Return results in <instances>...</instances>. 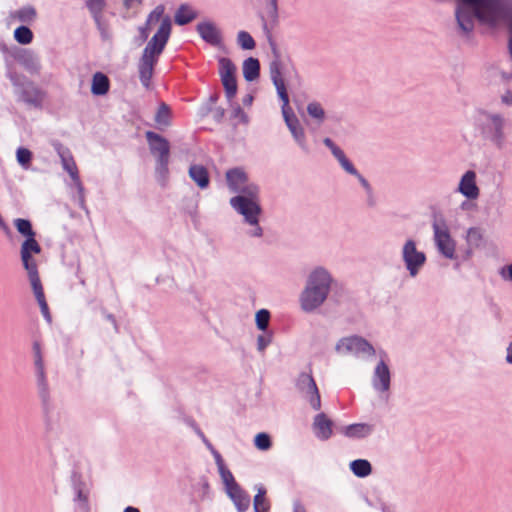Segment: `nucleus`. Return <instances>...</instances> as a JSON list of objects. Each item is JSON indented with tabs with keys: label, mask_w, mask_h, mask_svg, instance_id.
Returning a JSON list of instances; mask_svg holds the SVG:
<instances>
[{
	"label": "nucleus",
	"mask_w": 512,
	"mask_h": 512,
	"mask_svg": "<svg viewBox=\"0 0 512 512\" xmlns=\"http://www.w3.org/2000/svg\"><path fill=\"white\" fill-rule=\"evenodd\" d=\"M456 19L459 29L467 34L474 29V21L494 25L506 15L504 0H457Z\"/></svg>",
	"instance_id": "obj_1"
},
{
	"label": "nucleus",
	"mask_w": 512,
	"mask_h": 512,
	"mask_svg": "<svg viewBox=\"0 0 512 512\" xmlns=\"http://www.w3.org/2000/svg\"><path fill=\"white\" fill-rule=\"evenodd\" d=\"M164 7L157 6L148 16L147 25H151L161 21L157 32L147 43L139 64L140 80L146 87L149 86V81L153 74L154 64L157 57L163 51L170 33H171V20L168 16L163 17Z\"/></svg>",
	"instance_id": "obj_2"
},
{
	"label": "nucleus",
	"mask_w": 512,
	"mask_h": 512,
	"mask_svg": "<svg viewBox=\"0 0 512 512\" xmlns=\"http://www.w3.org/2000/svg\"><path fill=\"white\" fill-rule=\"evenodd\" d=\"M331 279L329 274L322 270H314L301 294L300 303L304 311H313L326 300L330 290Z\"/></svg>",
	"instance_id": "obj_3"
},
{
	"label": "nucleus",
	"mask_w": 512,
	"mask_h": 512,
	"mask_svg": "<svg viewBox=\"0 0 512 512\" xmlns=\"http://www.w3.org/2000/svg\"><path fill=\"white\" fill-rule=\"evenodd\" d=\"M40 250H41L40 246L36 242L34 237L28 238L22 244V247H21V259L23 261L25 269L28 272L29 280H30L32 289L34 291L35 297H36V299H37V301H38V303L40 305L41 312H42L43 316L47 320H50V314H49V311H48V306H47V303L45 301V297H44V293H43V290H42L40 278L38 276L37 265H36V263L31 258V254L32 253L38 254V253H40Z\"/></svg>",
	"instance_id": "obj_4"
},
{
	"label": "nucleus",
	"mask_w": 512,
	"mask_h": 512,
	"mask_svg": "<svg viewBox=\"0 0 512 512\" xmlns=\"http://www.w3.org/2000/svg\"><path fill=\"white\" fill-rule=\"evenodd\" d=\"M336 350L343 356L374 355L372 346L364 339L356 336L341 339L336 345Z\"/></svg>",
	"instance_id": "obj_5"
},
{
	"label": "nucleus",
	"mask_w": 512,
	"mask_h": 512,
	"mask_svg": "<svg viewBox=\"0 0 512 512\" xmlns=\"http://www.w3.org/2000/svg\"><path fill=\"white\" fill-rule=\"evenodd\" d=\"M433 229L438 249L444 256L452 259L455 253V243L449 234L445 221L442 219L435 221Z\"/></svg>",
	"instance_id": "obj_6"
},
{
	"label": "nucleus",
	"mask_w": 512,
	"mask_h": 512,
	"mask_svg": "<svg viewBox=\"0 0 512 512\" xmlns=\"http://www.w3.org/2000/svg\"><path fill=\"white\" fill-rule=\"evenodd\" d=\"M236 67L228 58L219 59V75L224 86L226 96L231 99L237 92L235 78Z\"/></svg>",
	"instance_id": "obj_7"
},
{
	"label": "nucleus",
	"mask_w": 512,
	"mask_h": 512,
	"mask_svg": "<svg viewBox=\"0 0 512 512\" xmlns=\"http://www.w3.org/2000/svg\"><path fill=\"white\" fill-rule=\"evenodd\" d=\"M297 387L302 393H305L312 408L316 411L319 410L321 407L320 396L313 377L310 374L302 373L298 377Z\"/></svg>",
	"instance_id": "obj_8"
},
{
	"label": "nucleus",
	"mask_w": 512,
	"mask_h": 512,
	"mask_svg": "<svg viewBox=\"0 0 512 512\" xmlns=\"http://www.w3.org/2000/svg\"><path fill=\"white\" fill-rule=\"evenodd\" d=\"M231 205L244 215L249 223H257V215L260 212V208L254 200L244 196H237L231 199Z\"/></svg>",
	"instance_id": "obj_9"
},
{
	"label": "nucleus",
	"mask_w": 512,
	"mask_h": 512,
	"mask_svg": "<svg viewBox=\"0 0 512 512\" xmlns=\"http://www.w3.org/2000/svg\"><path fill=\"white\" fill-rule=\"evenodd\" d=\"M146 137L149 141L151 150L159 157V162L163 167H166L169 159V143L166 139L148 131Z\"/></svg>",
	"instance_id": "obj_10"
},
{
	"label": "nucleus",
	"mask_w": 512,
	"mask_h": 512,
	"mask_svg": "<svg viewBox=\"0 0 512 512\" xmlns=\"http://www.w3.org/2000/svg\"><path fill=\"white\" fill-rule=\"evenodd\" d=\"M403 255L410 274L414 276L417 273L418 267L424 263L425 255L416 250L415 243L413 241H408L405 244Z\"/></svg>",
	"instance_id": "obj_11"
},
{
	"label": "nucleus",
	"mask_w": 512,
	"mask_h": 512,
	"mask_svg": "<svg viewBox=\"0 0 512 512\" xmlns=\"http://www.w3.org/2000/svg\"><path fill=\"white\" fill-rule=\"evenodd\" d=\"M458 191L467 199L475 200L479 197L480 189L476 183L474 171H467L461 178Z\"/></svg>",
	"instance_id": "obj_12"
},
{
	"label": "nucleus",
	"mask_w": 512,
	"mask_h": 512,
	"mask_svg": "<svg viewBox=\"0 0 512 512\" xmlns=\"http://www.w3.org/2000/svg\"><path fill=\"white\" fill-rule=\"evenodd\" d=\"M197 30L201 37L212 45H218L221 41L218 29L210 22L200 23Z\"/></svg>",
	"instance_id": "obj_13"
},
{
	"label": "nucleus",
	"mask_w": 512,
	"mask_h": 512,
	"mask_svg": "<svg viewBox=\"0 0 512 512\" xmlns=\"http://www.w3.org/2000/svg\"><path fill=\"white\" fill-rule=\"evenodd\" d=\"M226 492L240 511H243L249 506V498L243 495L237 483L227 486Z\"/></svg>",
	"instance_id": "obj_14"
},
{
	"label": "nucleus",
	"mask_w": 512,
	"mask_h": 512,
	"mask_svg": "<svg viewBox=\"0 0 512 512\" xmlns=\"http://www.w3.org/2000/svg\"><path fill=\"white\" fill-rule=\"evenodd\" d=\"M375 376L379 379V385L375 382V386L381 389L382 391H386L390 386V373L387 365L380 361L375 369Z\"/></svg>",
	"instance_id": "obj_15"
},
{
	"label": "nucleus",
	"mask_w": 512,
	"mask_h": 512,
	"mask_svg": "<svg viewBox=\"0 0 512 512\" xmlns=\"http://www.w3.org/2000/svg\"><path fill=\"white\" fill-rule=\"evenodd\" d=\"M243 76L247 81H254L259 77V62L255 58H248L243 63Z\"/></svg>",
	"instance_id": "obj_16"
},
{
	"label": "nucleus",
	"mask_w": 512,
	"mask_h": 512,
	"mask_svg": "<svg viewBox=\"0 0 512 512\" xmlns=\"http://www.w3.org/2000/svg\"><path fill=\"white\" fill-rule=\"evenodd\" d=\"M331 425H332L331 421L324 414H318L315 417L314 426H315V429L317 430L318 435L321 438L327 439L331 436V434H332Z\"/></svg>",
	"instance_id": "obj_17"
},
{
	"label": "nucleus",
	"mask_w": 512,
	"mask_h": 512,
	"mask_svg": "<svg viewBox=\"0 0 512 512\" xmlns=\"http://www.w3.org/2000/svg\"><path fill=\"white\" fill-rule=\"evenodd\" d=\"M189 175L200 188H205L209 183L208 172L201 165H192L189 169Z\"/></svg>",
	"instance_id": "obj_18"
},
{
	"label": "nucleus",
	"mask_w": 512,
	"mask_h": 512,
	"mask_svg": "<svg viewBox=\"0 0 512 512\" xmlns=\"http://www.w3.org/2000/svg\"><path fill=\"white\" fill-rule=\"evenodd\" d=\"M108 89H109L108 78L102 73H99V72L96 73L93 76L91 92L94 95H104L107 93Z\"/></svg>",
	"instance_id": "obj_19"
},
{
	"label": "nucleus",
	"mask_w": 512,
	"mask_h": 512,
	"mask_svg": "<svg viewBox=\"0 0 512 512\" xmlns=\"http://www.w3.org/2000/svg\"><path fill=\"white\" fill-rule=\"evenodd\" d=\"M196 18V12L186 4L181 5L175 13V23L185 25Z\"/></svg>",
	"instance_id": "obj_20"
},
{
	"label": "nucleus",
	"mask_w": 512,
	"mask_h": 512,
	"mask_svg": "<svg viewBox=\"0 0 512 512\" xmlns=\"http://www.w3.org/2000/svg\"><path fill=\"white\" fill-rule=\"evenodd\" d=\"M226 178L230 188L233 191H238L241 185L246 182V175L239 169H233L226 173Z\"/></svg>",
	"instance_id": "obj_21"
},
{
	"label": "nucleus",
	"mask_w": 512,
	"mask_h": 512,
	"mask_svg": "<svg viewBox=\"0 0 512 512\" xmlns=\"http://www.w3.org/2000/svg\"><path fill=\"white\" fill-rule=\"evenodd\" d=\"M350 467L358 477H365L371 473V465L367 460H355L350 464Z\"/></svg>",
	"instance_id": "obj_22"
},
{
	"label": "nucleus",
	"mask_w": 512,
	"mask_h": 512,
	"mask_svg": "<svg viewBox=\"0 0 512 512\" xmlns=\"http://www.w3.org/2000/svg\"><path fill=\"white\" fill-rule=\"evenodd\" d=\"M491 129L494 132V140L499 143L503 137V119L499 115H492L490 117Z\"/></svg>",
	"instance_id": "obj_23"
},
{
	"label": "nucleus",
	"mask_w": 512,
	"mask_h": 512,
	"mask_svg": "<svg viewBox=\"0 0 512 512\" xmlns=\"http://www.w3.org/2000/svg\"><path fill=\"white\" fill-rule=\"evenodd\" d=\"M169 114V108L165 104H162L158 108L157 114L155 116V121L159 125L167 127L169 126Z\"/></svg>",
	"instance_id": "obj_24"
},
{
	"label": "nucleus",
	"mask_w": 512,
	"mask_h": 512,
	"mask_svg": "<svg viewBox=\"0 0 512 512\" xmlns=\"http://www.w3.org/2000/svg\"><path fill=\"white\" fill-rule=\"evenodd\" d=\"M14 35L16 40L21 44H28L32 40V32L24 26L17 28Z\"/></svg>",
	"instance_id": "obj_25"
},
{
	"label": "nucleus",
	"mask_w": 512,
	"mask_h": 512,
	"mask_svg": "<svg viewBox=\"0 0 512 512\" xmlns=\"http://www.w3.org/2000/svg\"><path fill=\"white\" fill-rule=\"evenodd\" d=\"M264 494L265 490L260 489L254 498V509L256 512H266L268 510V504L265 502Z\"/></svg>",
	"instance_id": "obj_26"
},
{
	"label": "nucleus",
	"mask_w": 512,
	"mask_h": 512,
	"mask_svg": "<svg viewBox=\"0 0 512 512\" xmlns=\"http://www.w3.org/2000/svg\"><path fill=\"white\" fill-rule=\"evenodd\" d=\"M16 228L21 234L28 236V238L34 237V232L28 220L18 219L16 221Z\"/></svg>",
	"instance_id": "obj_27"
},
{
	"label": "nucleus",
	"mask_w": 512,
	"mask_h": 512,
	"mask_svg": "<svg viewBox=\"0 0 512 512\" xmlns=\"http://www.w3.org/2000/svg\"><path fill=\"white\" fill-rule=\"evenodd\" d=\"M238 42L243 49H253L255 47V42L253 38L245 31H241L238 34Z\"/></svg>",
	"instance_id": "obj_28"
},
{
	"label": "nucleus",
	"mask_w": 512,
	"mask_h": 512,
	"mask_svg": "<svg viewBox=\"0 0 512 512\" xmlns=\"http://www.w3.org/2000/svg\"><path fill=\"white\" fill-rule=\"evenodd\" d=\"M273 82H274V85H275V87L277 89L278 95L281 98L282 102H285V105H287L288 102H289V98H288V95L286 93V89H285V85H284L283 80L280 77L275 76L273 78Z\"/></svg>",
	"instance_id": "obj_29"
},
{
	"label": "nucleus",
	"mask_w": 512,
	"mask_h": 512,
	"mask_svg": "<svg viewBox=\"0 0 512 512\" xmlns=\"http://www.w3.org/2000/svg\"><path fill=\"white\" fill-rule=\"evenodd\" d=\"M255 445L260 450H267L271 446L270 437L265 433H259L255 437Z\"/></svg>",
	"instance_id": "obj_30"
},
{
	"label": "nucleus",
	"mask_w": 512,
	"mask_h": 512,
	"mask_svg": "<svg viewBox=\"0 0 512 512\" xmlns=\"http://www.w3.org/2000/svg\"><path fill=\"white\" fill-rule=\"evenodd\" d=\"M482 239L481 233L477 229H469L467 233V241L470 246L478 247Z\"/></svg>",
	"instance_id": "obj_31"
},
{
	"label": "nucleus",
	"mask_w": 512,
	"mask_h": 512,
	"mask_svg": "<svg viewBox=\"0 0 512 512\" xmlns=\"http://www.w3.org/2000/svg\"><path fill=\"white\" fill-rule=\"evenodd\" d=\"M269 321V312L267 310H259L256 313V323L259 329L264 330Z\"/></svg>",
	"instance_id": "obj_32"
},
{
	"label": "nucleus",
	"mask_w": 512,
	"mask_h": 512,
	"mask_svg": "<svg viewBox=\"0 0 512 512\" xmlns=\"http://www.w3.org/2000/svg\"><path fill=\"white\" fill-rule=\"evenodd\" d=\"M307 111L311 117L317 118L319 120H322L324 118V110L317 103H310L307 106Z\"/></svg>",
	"instance_id": "obj_33"
},
{
	"label": "nucleus",
	"mask_w": 512,
	"mask_h": 512,
	"mask_svg": "<svg viewBox=\"0 0 512 512\" xmlns=\"http://www.w3.org/2000/svg\"><path fill=\"white\" fill-rule=\"evenodd\" d=\"M282 113H283V117H284V120H285L287 126L298 121L297 118L291 112L289 103L287 105H285V102H283Z\"/></svg>",
	"instance_id": "obj_34"
},
{
	"label": "nucleus",
	"mask_w": 512,
	"mask_h": 512,
	"mask_svg": "<svg viewBox=\"0 0 512 512\" xmlns=\"http://www.w3.org/2000/svg\"><path fill=\"white\" fill-rule=\"evenodd\" d=\"M17 160L20 164L26 165L31 160V152L25 148H19L17 150Z\"/></svg>",
	"instance_id": "obj_35"
},
{
	"label": "nucleus",
	"mask_w": 512,
	"mask_h": 512,
	"mask_svg": "<svg viewBox=\"0 0 512 512\" xmlns=\"http://www.w3.org/2000/svg\"><path fill=\"white\" fill-rule=\"evenodd\" d=\"M220 472H221L222 480H223V482H224V484H225V486H226V487H227V486H229V485H231V484L236 483V482L234 481V478H233L232 474H231L229 471L224 470V469L221 467V468H220Z\"/></svg>",
	"instance_id": "obj_36"
},
{
	"label": "nucleus",
	"mask_w": 512,
	"mask_h": 512,
	"mask_svg": "<svg viewBox=\"0 0 512 512\" xmlns=\"http://www.w3.org/2000/svg\"><path fill=\"white\" fill-rule=\"evenodd\" d=\"M288 128L290 129L291 133L294 135L296 139L302 138L303 131L301 128L298 127V121L288 125Z\"/></svg>",
	"instance_id": "obj_37"
},
{
	"label": "nucleus",
	"mask_w": 512,
	"mask_h": 512,
	"mask_svg": "<svg viewBox=\"0 0 512 512\" xmlns=\"http://www.w3.org/2000/svg\"><path fill=\"white\" fill-rule=\"evenodd\" d=\"M103 1L102 0H89L88 6L90 10L94 13L99 12L102 9Z\"/></svg>",
	"instance_id": "obj_38"
},
{
	"label": "nucleus",
	"mask_w": 512,
	"mask_h": 512,
	"mask_svg": "<svg viewBox=\"0 0 512 512\" xmlns=\"http://www.w3.org/2000/svg\"><path fill=\"white\" fill-rule=\"evenodd\" d=\"M340 164L341 166L350 174H353V175H356L357 172L356 170L354 169V167L350 164V162L346 159V157H344L343 159H341L340 161Z\"/></svg>",
	"instance_id": "obj_39"
},
{
	"label": "nucleus",
	"mask_w": 512,
	"mask_h": 512,
	"mask_svg": "<svg viewBox=\"0 0 512 512\" xmlns=\"http://www.w3.org/2000/svg\"><path fill=\"white\" fill-rule=\"evenodd\" d=\"M35 16V11L33 8H25L23 9L22 11H20V17L23 19V20H28V19H31Z\"/></svg>",
	"instance_id": "obj_40"
},
{
	"label": "nucleus",
	"mask_w": 512,
	"mask_h": 512,
	"mask_svg": "<svg viewBox=\"0 0 512 512\" xmlns=\"http://www.w3.org/2000/svg\"><path fill=\"white\" fill-rule=\"evenodd\" d=\"M364 428H365L364 425L349 426V427H347L346 434L349 436H352V435H355L358 430H360V429L363 430Z\"/></svg>",
	"instance_id": "obj_41"
},
{
	"label": "nucleus",
	"mask_w": 512,
	"mask_h": 512,
	"mask_svg": "<svg viewBox=\"0 0 512 512\" xmlns=\"http://www.w3.org/2000/svg\"><path fill=\"white\" fill-rule=\"evenodd\" d=\"M502 102L506 105H511L512 104V92L511 91H506L502 97Z\"/></svg>",
	"instance_id": "obj_42"
},
{
	"label": "nucleus",
	"mask_w": 512,
	"mask_h": 512,
	"mask_svg": "<svg viewBox=\"0 0 512 512\" xmlns=\"http://www.w3.org/2000/svg\"><path fill=\"white\" fill-rule=\"evenodd\" d=\"M333 155L340 161L341 159H343L345 157L344 153L338 148V147H333V149L331 150Z\"/></svg>",
	"instance_id": "obj_43"
},
{
	"label": "nucleus",
	"mask_w": 512,
	"mask_h": 512,
	"mask_svg": "<svg viewBox=\"0 0 512 512\" xmlns=\"http://www.w3.org/2000/svg\"><path fill=\"white\" fill-rule=\"evenodd\" d=\"M502 274L504 277H507L510 280H512V264L509 265L506 269H503Z\"/></svg>",
	"instance_id": "obj_44"
},
{
	"label": "nucleus",
	"mask_w": 512,
	"mask_h": 512,
	"mask_svg": "<svg viewBox=\"0 0 512 512\" xmlns=\"http://www.w3.org/2000/svg\"><path fill=\"white\" fill-rule=\"evenodd\" d=\"M267 345V341L265 340V338L263 336H260L258 338V346H259V349L262 350L266 347Z\"/></svg>",
	"instance_id": "obj_45"
},
{
	"label": "nucleus",
	"mask_w": 512,
	"mask_h": 512,
	"mask_svg": "<svg viewBox=\"0 0 512 512\" xmlns=\"http://www.w3.org/2000/svg\"><path fill=\"white\" fill-rule=\"evenodd\" d=\"M324 144L328 146L331 150L333 149V147H335L334 143L329 138L324 139Z\"/></svg>",
	"instance_id": "obj_46"
},
{
	"label": "nucleus",
	"mask_w": 512,
	"mask_h": 512,
	"mask_svg": "<svg viewBox=\"0 0 512 512\" xmlns=\"http://www.w3.org/2000/svg\"><path fill=\"white\" fill-rule=\"evenodd\" d=\"M294 512H305V509L300 505H295Z\"/></svg>",
	"instance_id": "obj_47"
},
{
	"label": "nucleus",
	"mask_w": 512,
	"mask_h": 512,
	"mask_svg": "<svg viewBox=\"0 0 512 512\" xmlns=\"http://www.w3.org/2000/svg\"><path fill=\"white\" fill-rule=\"evenodd\" d=\"M124 512H139L136 508L128 507L124 510Z\"/></svg>",
	"instance_id": "obj_48"
},
{
	"label": "nucleus",
	"mask_w": 512,
	"mask_h": 512,
	"mask_svg": "<svg viewBox=\"0 0 512 512\" xmlns=\"http://www.w3.org/2000/svg\"><path fill=\"white\" fill-rule=\"evenodd\" d=\"M507 360H508L510 363H512V351H509V352H508Z\"/></svg>",
	"instance_id": "obj_49"
},
{
	"label": "nucleus",
	"mask_w": 512,
	"mask_h": 512,
	"mask_svg": "<svg viewBox=\"0 0 512 512\" xmlns=\"http://www.w3.org/2000/svg\"><path fill=\"white\" fill-rule=\"evenodd\" d=\"M147 36H148V33H147L146 29H144V30L142 31V38H143V39H146V38H147Z\"/></svg>",
	"instance_id": "obj_50"
},
{
	"label": "nucleus",
	"mask_w": 512,
	"mask_h": 512,
	"mask_svg": "<svg viewBox=\"0 0 512 512\" xmlns=\"http://www.w3.org/2000/svg\"><path fill=\"white\" fill-rule=\"evenodd\" d=\"M36 364H37L38 366H40V367H41V365H42V361H41V358H40V357H38V359H37V361H36Z\"/></svg>",
	"instance_id": "obj_51"
},
{
	"label": "nucleus",
	"mask_w": 512,
	"mask_h": 512,
	"mask_svg": "<svg viewBox=\"0 0 512 512\" xmlns=\"http://www.w3.org/2000/svg\"><path fill=\"white\" fill-rule=\"evenodd\" d=\"M131 1H132V0H124L125 5H126V6H130V2H131Z\"/></svg>",
	"instance_id": "obj_52"
},
{
	"label": "nucleus",
	"mask_w": 512,
	"mask_h": 512,
	"mask_svg": "<svg viewBox=\"0 0 512 512\" xmlns=\"http://www.w3.org/2000/svg\"><path fill=\"white\" fill-rule=\"evenodd\" d=\"M70 174H71V176L73 177V179H76V176H75V174H74V172H73V171H70Z\"/></svg>",
	"instance_id": "obj_53"
},
{
	"label": "nucleus",
	"mask_w": 512,
	"mask_h": 512,
	"mask_svg": "<svg viewBox=\"0 0 512 512\" xmlns=\"http://www.w3.org/2000/svg\"><path fill=\"white\" fill-rule=\"evenodd\" d=\"M509 50H510V55H511V58H512V45H510Z\"/></svg>",
	"instance_id": "obj_54"
},
{
	"label": "nucleus",
	"mask_w": 512,
	"mask_h": 512,
	"mask_svg": "<svg viewBox=\"0 0 512 512\" xmlns=\"http://www.w3.org/2000/svg\"><path fill=\"white\" fill-rule=\"evenodd\" d=\"M360 180L364 185H366V181L363 178L360 177Z\"/></svg>",
	"instance_id": "obj_55"
}]
</instances>
